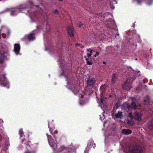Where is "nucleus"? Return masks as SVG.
Here are the masks:
<instances>
[{
    "label": "nucleus",
    "instance_id": "obj_29",
    "mask_svg": "<svg viewBox=\"0 0 153 153\" xmlns=\"http://www.w3.org/2000/svg\"><path fill=\"white\" fill-rule=\"evenodd\" d=\"M77 25L80 27L83 25V23L81 22H77Z\"/></svg>",
    "mask_w": 153,
    "mask_h": 153
},
{
    "label": "nucleus",
    "instance_id": "obj_32",
    "mask_svg": "<svg viewBox=\"0 0 153 153\" xmlns=\"http://www.w3.org/2000/svg\"><path fill=\"white\" fill-rule=\"evenodd\" d=\"M91 145H92V146H93V148H94L95 147V144L94 143H92Z\"/></svg>",
    "mask_w": 153,
    "mask_h": 153
},
{
    "label": "nucleus",
    "instance_id": "obj_27",
    "mask_svg": "<svg viewBox=\"0 0 153 153\" xmlns=\"http://www.w3.org/2000/svg\"><path fill=\"white\" fill-rule=\"evenodd\" d=\"M100 119L101 120H102L105 118V116L104 113L102 114H101L100 115Z\"/></svg>",
    "mask_w": 153,
    "mask_h": 153
},
{
    "label": "nucleus",
    "instance_id": "obj_17",
    "mask_svg": "<svg viewBox=\"0 0 153 153\" xmlns=\"http://www.w3.org/2000/svg\"><path fill=\"white\" fill-rule=\"evenodd\" d=\"M140 151L139 150L138 146H136L133 148L132 150L129 152V153H140Z\"/></svg>",
    "mask_w": 153,
    "mask_h": 153
},
{
    "label": "nucleus",
    "instance_id": "obj_9",
    "mask_svg": "<svg viewBox=\"0 0 153 153\" xmlns=\"http://www.w3.org/2000/svg\"><path fill=\"white\" fill-rule=\"evenodd\" d=\"M48 126L51 134H53L57 133V130L55 129V127L53 126L51 123H49Z\"/></svg>",
    "mask_w": 153,
    "mask_h": 153
},
{
    "label": "nucleus",
    "instance_id": "obj_30",
    "mask_svg": "<svg viewBox=\"0 0 153 153\" xmlns=\"http://www.w3.org/2000/svg\"><path fill=\"white\" fill-rule=\"evenodd\" d=\"M148 125L150 126H153V120H151L150 122H149L148 123Z\"/></svg>",
    "mask_w": 153,
    "mask_h": 153
},
{
    "label": "nucleus",
    "instance_id": "obj_25",
    "mask_svg": "<svg viewBox=\"0 0 153 153\" xmlns=\"http://www.w3.org/2000/svg\"><path fill=\"white\" fill-rule=\"evenodd\" d=\"M116 79V75L114 74L112 75V81L113 82H114Z\"/></svg>",
    "mask_w": 153,
    "mask_h": 153
},
{
    "label": "nucleus",
    "instance_id": "obj_3",
    "mask_svg": "<svg viewBox=\"0 0 153 153\" xmlns=\"http://www.w3.org/2000/svg\"><path fill=\"white\" fill-rule=\"evenodd\" d=\"M102 92L100 95V99H98L97 101V102L100 106L102 109H105L106 106L105 103L106 102V98L104 96L105 93L102 91ZM104 111V110H103Z\"/></svg>",
    "mask_w": 153,
    "mask_h": 153
},
{
    "label": "nucleus",
    "instance_id": "obj_41",
    "mask_svg": "<svg viewBox=\"0 0 153 153\" xmlns=\"http://www.w3.org/2000/svg\"><path fill=\"white\" fill-rule=\"evenodd\" d=\"M103 63L104 64H106V63L105 62H103Z\"/></svg>",
    "mask_w": 153,
    "mask_h": 153
},
{
    "label": "nucleus",
    "instance_id": "obj_10",
    "mask_svg": "<svg viewBox=\"0 0 153 153\" xmlns=\"http://www.w3.org/2000/svg\"><path fill=\"white\" fill-rule=\"evenodd\" d=\"M112 116L113 117H115L117 119H121L123 117V116L122 114V113L121 111H119L117 114L113 113L112 114Z\"/></svg>",
    "mask_w": 153,
    "mask_h": 153
},
{
    "label": "nucleus",
    "instance_id": "obj_11",
    "mask_svg": "<svg viewBox=\"0 0 153 153\" xmlns=\"http://www.w3.org/2000/svg\"><path fill=\"white\" fill-rule=\"evenodd\" d=\"M95 80L93 78H89L87 81V86H92L95 83Z\"/></svg>",
    "mask_w": 153,
    "mask_h": 153
},
{
    "label": "nucleus",
    "instance_id": "obj_42",
    "mask_svg": "<svg viewBox=\"0 0 153 153\" xmlns=\"http://www.w3.org/2000/svg\"><path fill=\"white\" fill-rule=\"evenodd\" d=\"M24 141V140H22V142H23Z\"/></svg>",
    "mask_w": 153,
    "mask_h": 153
},
{
    "label": "nucleus",
    "instance_id": "obj_31",
    "mask_svg": "<svg viewBox=\"0 0 153 153\" xmlns=\"http://www.w3.org/2000/svg\"><path fill=\"white\" fill-rule=\"evenodd\" d=\"M53 13L54 14H56L59 13V11L57 10H55L53 11Z\"/></svg>",
    "mask_w": 153,
    "mask_h": 153
},
{
    "label": "nucleus",
    "instance_id": "obj_24",
    "mask_svg": "<svg viewBox=\"0 0 153 153\" xmlns=\"http://www.w3.org/2000/svg\"><path fill=\"white\" fill-rule=\"evenodd\" d=\"M85 58H86V63L87 65H91L92 64V63L90 61H88V58H86V56H84Z\"/></svg>",
    "mask_w": 153,
    "mask_h": 153
},
{
    "label": "nucleus",
    "instance_id": "obj_23",
    "mask_svg": "<svg viewBox=\"0 0 153 153\" xmlns=\"http://www.w3.org/2000/svg\"><path fill=\"white\" fill-rule=\"evenodd\" d=\"M87 102L88 100H81L79 104L81 105H82Z\"/></svg>",
    "mask_w": 153,
    "mask_h": 153
},
{
    "label": "nucleus",
    "instance_id": "obj_1",
    "mask_svg": "<svg viewBox=\"0 0 153 153\" xmlns=\"http://www.w3.org/2000/svg\"><path fill=\"white\" fill-rule=\"evenodd\" d=\"M47 136L48 142L50 146L53 148L55 153L62 152V153H75V150L74 147L71 146L66 147L61 146L57 148L56 141V138L54 135L53 137L46 134Z\"/></svg>",
    "mask_w": 153,
    "mask_h": 153
},
{
    "label": "nucleus",
    "instance_id": "obj_18",
    "mask_svg": "<svg viewBox=\"0 0 153 153\" xmlns=\"http://www.w3.org/2000/svg\"><path fill=\"white\" fill-rule=\"evenodd\" d=\"M19 10L22 13H26V11H28L27 9L24 8V6L23 5H21L18 7Z\"/></svg>",
    "mask_w": 153,
    "mask_h": 153
},
{
    "label": "nucleus",
    "instance_id": "obj_6",
    "mask_svg": "<svg viewBox=\"0 0 153 153\" xmlns=\"http://www.w3.org/2000/svg\"><path fill=\"white\" fill-rule=\"evenodd\" d=\"M9 34V31L8 29L5 26H2L0 30V35L3 38H5L8 36Z\"/></svg>",
    "mask_w": 153,
    "mask_h": 153
},
{
    "label": "nucleus",
    "instance_id": "obj_26",
    "mask_svg": "<svg viewBox=\"0 0 153 153\" xmlns=\"http://www.w3.org/2000/svg\"><path fill=\"white\" fill-rule=\"evenodd\" d=\"M24 134V133L23 131V130L22 129H20L19 130V134L20 135V137H22V135H23Z\"/></svg>",
    "mask_w": 153,
    "mask_h": 153
},
{
    "label": "nucleus",
    "instance_id": "obj_4",
    "mask_svg": "<svg viewBox=\"0 0 153 153\" xmlns=\"http://www.w3.org/2000/svg\"><path fill=\"white\" fill-rule=\"evenodd\" d=\"M131 99L132 101V106H130L126 102L123 105V106L122 107V109L123 108L124 109H125L127 111H128L129 110H130L132 108H136L137 106L135 103V102H136L135 99L133 97L131 98Z\"/></svg>",
    "mask_w": 153,
    "mask_h": 153
},
{
    "label": "nucleus",
    "instance_id": "obj_12",
    "mask_svg": "<svg viewBox=\"0 0 153 153\" xmlns=\"http://www.w3.org/2000/svg\"><path fill=\"white\" fill-rule=\"evenodd\" d=\"M24 38L25 39H27L30 41L35 39V37L34 34H30L27 36H25Z\"/></svg>",
    "mask_w": 153,
    "mask_h": 153
},
{
    "label": "nucleus",
    "instance_id": "obj_38",
    "mask_svg": "<svg viewBox=\"0 0 153 153\" xmlns=\"http://www.w3.org/2000/svg\"><path fill=\"white\" fill-rule=\"evenodd\" d=\"M25 153H33L32 152H29V151H27V152H25Z\"/></svg>",
    "mask_w": 153,
    "mask_h": 153
},
{
    "label": "nucleus",
    "instance_id": "obj_5",
    "mask_svg": "<svg viewBox=\"0 0 153 153\" xmlns=\"http://www.w3.org/2000/svg\"><path fill=\"white\" fill-rule=\"evenodd\" d=\"M7 48L4 45L0 44V62L2 63L5 56L4 54L7 53Z\"/></svg>",
    "mask_w": 153,
    "mask_h": 153
},
{
    "label": "nucleus",
    "instance_id": "obj_40",
    "mask_svg": "<svg viewBox=\"0 0 153 153\" xmlns=\"http://www.w3.org/2000/svg\"><path fill=\"white\" fill-rule=\"evenodd\" d=\"M83 95H82V94L81 95V98H83Z\"/></svg>",
    "mask_w": 153,
    "mask_h": 153
},
{
    "label": "nucleus",
    "instance_id": "obj_16",
    "mask_svg": "<svg viewBox=\"0 0 153 153\" xmlns=\"http://www.w3.org/2000/svg\"><path fill=\"white\" fill-rule=\"evenodd\" d=\"M137 3L138 4H140L143 2L144 0H136ZM153 0H144L146 2V4L148 5H150L152 3V1Z\"/></svg>",
    "mask_w": 153,
    "mask_h": 153
},
{
    "label": "nucleus",
    "instance_id": "obj_35",
    "mask_svg": "<svg viewBox=\"0 0 153 153\" xmlns=\"http://www.w3.org/2000/svg\"><path fill=\"white\" fill-rule=\"evenodd\" d=\"M73 91V92L75 94H77V93H78V92L79 91H76H76Z\"/></svg>",
    "mask_w": 153,
    "mask_h": 153
},
{
    "label": "nucleus",
    "instance_id": "obj_22",
    "mask_svg": "<svg viewBox=\"0 0 153 153\" xmlns=\"http://www.w3.org/2000/svg\"><path fill=\"white\" fill-rule=\"evenodd\" d=\"M120 105V104L119 102H117V103H115V105L113 108V110L114 111L116 110L118 108L119 106Z\"/></svg>",
    "mask_w": 153,
    "mask_h": 153
},
{
    "label": "nucleus",
    "instance_id": "obj_2",
    "mask_svg": "<svg viewBox=\"0 0 153 153\" xmlns=\"http://www.w3.org/2000/svg\"><path fill=\"white\" fill-rule=\"evenodd\" d=\"M0 85L1 86L9 88V83L5 76L4 73L0 69Z\"/></svg>",
    "mask_w": 153,
    "mask_h": 153
},
{
    "label": "nucleus",
    "instance_id": "obj_21",
    "mask_svg": "<svg viewBox=\"0 0 153 153\" xmlns=\"http://www.w3.org/2000/svg\"><path fill=\"white\" fill-rule=\"evenodd\" d=\"M86 51L87 52V55L88 57H89L91 56L92 52V50L91 48H89L87 49Z\"/></svg>",
    "mask_w": 153,
    "mask_h": 153
},
{
    "label": "nucleus",
    "instance_id": "obj_37",
    "mask_svg": "<svg viewBox=\"0 0 153 153\" xmlns=\"http://www.w3.org/2000/svg\"><path fill=\"white\" fill-rule=\"evenodd\" d=\"M87 148L85 149L84 153H88V151L87 150Z\"/></svg>",
    "mask_w": 153,
    "mask_h": 153
},
{
    "label": "nucleus",
    "instance_id": "obj_39",
    "mask_svg": "<svg viewBox=\"0 0 153 153\" xmlns=\"http://www.w3.org/2000/svg\"><path fill=\"white\" fill-rule=\"evenodd\" d=\"M76 46H80V45L78 43H76Z\"/></svg>",
    "mask_w": 153,
    "mask_h": 153
},
{
    "label": "nucleus",
    "instance_id": "obj_13",
    "mask_svg": "<svg viewBox=\"0 0 153 153\" xmlns=\"http://www.w3.org/2000/svg\"><path fill=\"white\" fill-rule=\"evenodd\" d=\"M142 114L140 113L135 112L134 114V118L136 120L140 121L141 120Z\"/></svg>",
    "mask_w": 153,
    "mask_h": 153
},
{
    "label": "nucleus",
    "instance_id": "obj_14",
    "mask_svg": "<svg viewBox=\"0 0 153 153\" xmlns=\"http://www.w3.org/2000/svg\"><path fill=\"white\" fill-rule=\"evenodd\" d=\"M10 12V14L12 16H15L18 13H17L16 11V10H12L10 9H6L5 10H4L3 12L4 13L6 12Z\"/></svg>",
    "mask_w": 153,
    "mask_h": 153
},
{
    "label": "nucleus",
    "instance_id": "obj_19",
    "mask_svg": "<svg viewBox=\"0 0 153 153\" xmlns=\"http://www.w3.org/2000/svg\"><path fill=\"white\" fill-rule=\"evenodd\" d=\"M122 132L125 134H128L131 133V131L128 129H125L123 130Z\"/></svg>",
    "mask_w": 153,
    "mask_h": 153
},
{
    "label": "nucleus",
    "instance_id": "obj_7",
    "mask_svg": "<svg viewBox=\"0 0 153 153\" xmlns=\"http://www.w3.org/2000/svg\"><path fill=\"white\" fill-rule=\"evenodd\" d=\"M20 46L19 44H15L14 46L13 51L16 55H20Z\"/></svg>",
    "mask_w": 153,
    "mask_h": 153
},
{
    "label": "nucleus",
    "instance_id": "obj_20",
    "mask_svg": "<svg viewBox=\"0 0 153 153\" xmlns=\"http://www.w3.org/2000/svg\"><path fill=\"white\" fill-rule=\"evenodd\" d=\"M117 1L115 0H113L111 2L110 6L111 8L112 9H113L115 7L114 6H113V5L114 4H117Z\"/></svg>",
    "mask_w": 153,
    "mask_h": 153
},
{
    "label": "nucleus",
    "instance_id": "obj_33",
    "mask_svg": "<svg viewBox=\"0 0 153 153\" xmlns=\"http://www.w3.org/2000/svg\"><path fill=\"white\" fill-rule=\"evenodd\" d=\"M99 53L98 52H96V54H95L94 55V56L95 57H96L97 56H98L99 54Z\"/></svg>",
    "mask_w": 153,
    "mask_h": 153
},
{
    "label": "nucleus",
    "instance_id": "obj_34",
    "mask_svg": "<svg viewBox=\"0 0 153 153\" xmlns=\"http://www.w3.org/2000/svg\"><path fill=\"white\" fill-rule=\"evenodd\" d=\"M105 86H101L100 88V89L101 90H103L105 87Z\"/></svg>",
    "mask_w": 153,
    "mask_h": 153
},
{
    "label": "nucleus",
    "instance_id": "obj_8",
    "mask_svg": "<svg viewBox=\"0 0 153 153\" xmlns=\"http://www.w3.org/2000/svg\"><path fill=\"white\" fill-rule=\"evenodd\" d=\"M131 87L130 83L128 80L126 81L123 85V88L126 90H129Z\"/></svg>",
    "mask_w": 153,
    "mask_h": 153
},
{
    "label": "nucleus",
    "instance_id": "obj_43",
    "mask_svg": "<svg viewBox=\"0 0 153 153\" xmlns=\"http://www.w3.org/2000/svg\"><path fill=\"white\" fill-rule=\"evenodd\" d=\"M59 1H62L63 0H59Z\"/></svg>",
    "mask_w": 153,
    "mask_h": 153
},
{
    "label": "nucleus",
    "instance_id": "obj_28",
    "mask_svg": "<svg viewBox=\"0 0 153 153\" xmlns=\"http://www.w3.org/2000/svg\"><path fill=\"white\" fill-rule=\"evenodd\" d=\"M3 121L2 120L0 119V123H1ZM3 127L1 126H0V133H1L2 132V130H3Z\"/></svg>",
    "mask_w": 153,
    "mask_h": 153
},
{
    "label": "nucleus",
    "instance_id": "obj_36",
    "mask_svg": "<svg viewBox=\"0 0 153 153\" xmlns=\"http://www.w3.org/2000/svg\"><path fill=\"white\" fill-rule=\"evenodd\" d=\"M129 116L131 117V118H132L133 116L132 115V114L131 113H130L129 114Z\"/></svg>",
    "mask_w": 153,
    "mask_h": 153
},
{
    "label": "nucleus",
    "instance_id": "obj_15",
    "mask_svg": "<svg viewBox=\"0 0 153 153\" xmlns=\"http://www.w3.org/2000/svg\"><path fill=\"white\" fill-rule=\"evenodd\" d=\"M67 30L68 33L71 37H73L74 36V34L73 32V29L71 27L68 26L67 28Z\"/></svg>",
    "mask_w": 153,
    "mask_h": 153
}]
</instances>
